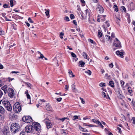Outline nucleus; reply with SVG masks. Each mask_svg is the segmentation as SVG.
Returning a JSON list of instances; mask_svg holds the SVG:
<instances>
[{
  "label": "nucleus",
  "instance_id": "obj_40",
  "mask_svg": "<svg viewBox=\"0 0 135 135\" xmlns=\"http://www.w3.org/2000/svg\"><path fill=\"white\" fill-rule=\"evenodd\" d=\"M64 35V33H62L61 32L60 34V37L62 39L63 38V36Z\"/></svg>",
  "mask_w": 135,
  "mask_h": 135
},
{
  "label": "nucleus",
  "instance_id": "obj_15",
  "mask_svg": "<svg viewBox=\"0 0 135 135\" xmlns=\"http://www.w3.org/2000/svg\"><path fill=\"white\" fill-rule=\"evenodd\" d=\"M46 127L47 129L51 127L52 124L51 122L49 120L46 121Z\"/></svg>",
  "mask_w": 135,
  "mask_h": 135
},
{
  "label": "nucleus",
  "instance_id": "obj_51",
  "mask_svg": "<svg viewBox=\"0 0 135 135\" xmlns=\"http://www.w3.org/2000/svg\"><path fill=\"white\" fill-rule=\"evenodd\" d=\"M27 86L28 87L30 88H31L32 85L31 84L29 83L27 84Z\"/></svg>",
  "mask_w": 135,
  "mask_h": 135
},
{
  "label": "nucleus",
  "instance_id": "obj_13",
  "mask_svg": "<svg viewBox=\"0 0 135 135\" xmlns=\"http://www.w3.org/2000/svg\"><path fill=\"white\" fill-rule=\"evenodd\" d=\"M110 26V24L108 21L105 22L104 24L102 25V27L104 29L105 31H106V28L109 27Z\"/></svg>",
  "mask_w": 135,
  "mask_h": 135
},
{
  "label": "nucleus",
  "instance_id": "obj_55",
  "mask_svg": "<svg viewBox=\"0 0 135 135\" xmlns=\"http://www.w3.org/2000/svg\"><path fill=\"white\" fill-rule=\"evenodd\" d=\"M109 67L111 68H112L113 66V63H112L111 64H109Z\"/></svg>",
  "mask_w": 135,
  "mask_h": 135
},
{
  "label": "nucleus",
  "instance_id": "obj_30",
  "mask_svg": "<svg viewBox=\"0 0 135 135\" xmlns=\"http://www.w3.org/2000/svg\"><path fill=\"white\" fill-rule=\"evenodd\" d=\"M132 120H133L132 124L133 126L135 127V118L134 117H133Z\"/></svg>",
  "mask_w": 135,
  "mask_h": 135
},
{
  "label": "nucleus",
  "instance_id": "obj_37",
  "mask_svg": "<svg viewBox=\"0 0 135 135\" xmlns=\"http://www.w3.org/2000/svg\"><path fill=\"white\" fill-rule=\"evenodd\" d=\"M85 73H88V74L89 75H91V71L89 70H88V71H86Z\"/></svg>",
  "mask_w": 135,
  "mask_h": 135
},
{
  "label": "nucleus",
  "instance_id": "obj_47",
  "mask_svg": "<svg viewBox=\"0 0 135 135\" xmlns=\"http://www.w3.org/2000/svg\"><path fill=\"white\" fill-rule=\"evenodd\" d=\"M28 20L29 21V22L30 23H33V21L32 20L31 18L29 17L28 19Z\"/></svg>",
  "mask_w": 135,
  "mask_h": 135
},
{
  "label": "nucleus",
  "instance_id": "obj_9",
  "mask_svg": "<svg viewBox=\"0 0 135 135\" xmlns=\"http://www.w3.org/2000/svg\"><path fill=\"white\" fill-rule=\"evenodd\" d=\"M115 92L119 94V97L122 99L123 98V96L122 95V91L121 89L119 88H117L115 90Z\"/></svg>",
  "mask_w": 135,
  "mask_h": 135
},
{
  "label": "nucleus",
  "instance_id": "obj_19",
  "mask_svg": "<svg viewBox=\"0 0 135 135\" xmlns=\"http://www.w3.org/2000/svg\"><path fill=\"white\" fill-rule=\"evenodd\" d=\"M71 87L73 91L75 92H76L77 91V90L75 88V86L74 84L72 85Z\"/></svg>",
  "mask_w": 135,
  "mask_h": 135
},
{
  "label": "nucleus",
  "instance_id": "obj_8",
  "mask_svg": "<svg viewBox=\"0 0 135 135\" xmlns=\"http://www.w3.org/2000/svg\"><path fill=\"white\" fill-rule=\"evenodd\" d=\"M8 96L11 98H12L14 95L15 92L14 90L12 88H9L8 89L7 91Z\"/></svg>",
  "mask_w": 135,
  "mask_h": 135
},
{
  "label": "nucleus",
  "instance_id": "obj_59",
  "mask_svg": "<svg viewBox=\"0 0 135 135\" xmlns=\"http://www.w3.org/2000/svg\"><path fill=\"white\" fill-rule=\"evenodd\" d=\"M20 135H25V132L22 131L20 133Z\"/></svg>",
  "mask_w": 135,
  "mask_h": 135
},
{
  "label": "nucleus",
  "instance_id": "obj_4",
  "mask_svg": "<svg viewBox=\"0 0 135 135\" xmlns=\"http://www.w3.org/2000/svg\"><path fill=\"white\" fill-rule=\"evenodd\" d=\"M25 131L27 133H32L34 131L33 126L32 125H27L25 128Z\"/></svg>",
  "mask_w": 135,
  "mask_h": 135
},
{
  "label": "nucleus",
  "instance_id": "obj_63",
  "mask_svg": "<svg viewBox=\"0 0 135 135\" xmlns=\"http://www.w3.org/2000/svg\"><path fill=\"white\" fill-rule=\"evenodd\" d=\"M111 36H112V37L113 38H114V37H115V35L113 33H112Z\"/></svg>",
  "mask_w": 135,
  "mask_h": 135
},
{
  "label": "nucleus",
  "instance_id": "obj_11",
  "mask_svg": "<svg viewBox=\"0 0 135 135\" xmlns=\"http://www.w3.org/2000/svg\"><path fill=\"white\" fill-rule=\"evenodd\" d=\"M128 9L131 11L135 9V5L132 2H131L130 4L128 5Z\"/></svg>",
  "mask_w": 135,
  "mask_h": 135
},
{
  "label": "nucleus",
  "instance_id": "obj_44",
  "mask_svg": "<svg viewBox=\"0 0 135 135\" xmlns=\"http://www.w3.org/2000/svg\"><path fill=\"white\" fill-rule=\"evenodd\" d=\"M56 100L58 102H60L62 99V98H56Z\"/></svg>",
  "mask_w": 135,
  "mask_h": 135
},
{
  "label": "nucleus",
  "instance_id": "obj_7",
  "mask_svg": "<svg viewBox=\"0 0 135 135\" xmlns=\"http://www.w3.org/2000/svg\"><path fill=\"white\" fill-rule=\"evenodd\" d=\"M22 119L23 122L27 123H30L32 121V119L30 116H24Z\"/></svg>",
  "mask_w": 135,
  "mask_h": 135
},
{
  "label": "nucleus",
  "instance_id": "obj_50",
  "mask_svg": "<svg viewBox=\"0 0 135 135\" xmlns=\"http://www.w3.org/2000/svg\"><path fill=\"white\" fill-rule=\"evenodd\" d=\"M117 130L118 131V132L119 133H122V131H121L120 128L118 127L117 128Z\"/></svg>",
  "mask_w": 135,
  "mask_h": 135
},
{
  "label": "nucleus",
  "instance_id": "obj_34",
  "mask_svg": "<svg viewBox=\"0 0 135 135\" xmlns=\"http://www.w3.org/2000/svg\"><path fill=\"white\" fill-rule=\"evenodd\" d=\"M88 41L91 44H94V43H95V42H94L93 40L90 38L88 39Z\"/></svg>",
  "mask_w": 135,
  "mask_h": 135
},
{
  "label": "nucleus",
  "instance_id": "obj_43",
  "mask_svg": "<svg viewBox=\"0 0 135 135\" xmlns=\"http://www.w3.org/2000/svg\"><path fill=\"white\" fill-rule=\"evenodd\" d=\"M71 56L74 57H76V55L73 52H71Z\"/></svg>",
  "mask_w": 135,
  "mask_h": 135
},
{
  "label": "nucleus",
  "instance_id": "obj_45",
  "mask_svg": "<svg viewBox=\"0 0 135 135\" xmlns=\"http://www.w3.org/2000/svg\"><path fill=\"white\" fill-rule=\"evenodd\" d=\"M4 32L3 30L0 31V35H2L4 34Z\"/></svg>",
  "mask_w": 135,
  "mask_h": 135
},
{
  "label": "nucleus",
  "instance_id": "obj_54",
  "mask_svg": "<svg viewBox=\"0 0 135 135\" xmlns=\"http://www.w3.org/2000/svg\"><path fill=\"white\" fill-rule=\"evenodd\" d=\"M77 7H78V8L77 9L79 11V12L80 11H81V9L80 7H79V5H77Z\"/></svg>",
  "mask_w": 135,
  "mask_h": 135
},
{
  "label": "nucleus",
  "instance_id": "obj_58",
  "mask_svg": "<svg viewBox=\"0 0 135 135\" xmlns=\"http://www.w3.org/2000/svg\"><path fill=\"white\" fill-rule=\"evenodd\" d=\"M67 118H62L60 120H61L62 122L64 121L65 119H67Z\"/></svg>",
  "mask_w": 135,
  "mask_h": 135
},
{
  "label": "nucleus",
  "instance_id": "obj_1",
  "mask_svg": "<svg viewBox=\"0 0 135 135\" xmlns=\"http://www.w3.org/2000/svg\"><path fill=\"white\" fill-rule=\"evenodd\" d=\"M20 128L19 124L16 123H13L12 124L10 127V131L13 134L17 132Z\"/></svg>",
  "mask_w": 135,
  "mask_h": 135
},
{
  "label": "nucleus",
  "instance_id": "obj_16",
  "mask_svg": "<svg viewBox=\"0 0 135 135\" xmlns=\"http://www.w3.org/2000/svg\"><path fill=\"white\" fill-rule=\"evenodd\" d=\"M97 9L99 11L100 13H102L104 12L103 8L102 6H99L97 8Z\"/></svg>",
  "mask_w": 135,
  "mask_h": 135
},
{
  "label": "nucleus",
  "instance_id": "obj_52",
  "mask_svg": "<svg viewBox=\"0 0 135 135\" xmlns=\"http://www.w3.org/2000/svg\"><path fill=\"white\" fill-rule=\"evenodd\" d=\"M80 99L81 101V102L83 104H84L85 103V101L82 98H80Z\"/></svg>",
  "mask_w": 135,
  "mask_h": 135
},
{
  "label": "nucleus",
  "instance_id": "obj_53",
  "mask_svg": "<svg viewBox=\"0 0 135 135\" xmlns=\"http://www.w3.org/2000/svg\"><path fill=\"white\" fill-rule=\"evenodd\" d=\"M3 85L2 81L1 80H0V87L2 86Z\"/></svg>",
  "mask_w": 135,
  "mask_h": 135
},
{
  "label": "nucleus",
  "instance_id": "obj_57",
  "mask_svg": "<svg viewBox=\"0 0 135 135\" xmlns=\"http://www.w3.org/2000/svg\"><path fill=\"white\" fill-rule=\"evenodd\" d=\"M69 88V86L68 85H66L65 86V89L66 90H68V88Z\"/></svg>",
  "mask_w": 135,
  "mask_h": 135
},
{
  "label": "nucleus",
  "instance_id": "obj_3",
  "mask_svg": "<svg viewBox=\"0 0 135 135\" xmlns=\"http://www.w3.org/2000/svg\"><path fill=\"white\" fill-rule=\"evenodd\" d=\"M13 108L14 111L17 113L20 112L22 109L20 104L19 102H17L14 104Z\"/></svg>",
  "mask_w": 135,
  "mask_h": 135
},
{
  "label": "nucleus",
  "instance_id": "obj_20",
  "mask_svg": "<svg viewBox=\"0 0 135 135\" xmlns=\"http://www.w3.org/2000/svg\"><path fill=\"white\" fill-rule=\"evenodd\" d=\"M109 85L112 88H113L114 86V83L113 81H109Z\"/></svg>",
  "mask_w": 135,
  "mask_h": 135
},
{
  "label": "nucleus",
  "instance_id": "obj_18",
  "mask_svg": "<svg viewBox=\"0 0 135 135\" xmlns=\"http://www.w3.org/2000/svg\"><path fill=\"white\" fill-rule=\"evenodd\" d=\"M5 110L0 105V113L3 114L5 113Z\"/></svg>",
  "mask_w": 135,
  "mask_h": 135
},
{
  "label": "nucleus",
  "instance_id": "obj_64",
  "mask_svg": "<svg viewBox=\"0 0 135 135\" xmlns=\"http://www.w3.org/2000/svg\"><path fill=\"white\" fill-rule=\"evenodd\" d=\"M82 135H90L89 133H83L82 134Z\"/></svg>",
  "mask_w": 135,
  "mask_h": 135
},
{
  "label": "nucleus",
  "instance_id": "obj_24",
  "mask_svg": "<svg viewBox=\"0 0 135 135\" xmlns=\"http://www.w3.org/2000/svg\"><path fill=\"white\" fill-rule=\"evenodd\" d=\"M102 33L101 32L100 30H98V37L100 38L101 37H102Z\"/></svg>",
  "mask_w": 135,
  "mask_h": 135
},
{
  "label": "nucleus",
  "instance_id": "obj_12",
  "mask_svg": "<svg viewBox=\"0 0 135 135\" xmlns=\"http://www.w3.org/2000/svg\"><path fill=\"white\" fill-rule=\"evenodd\" d=\"M92 120L93 122L98 124V125L102 129L104 128V126L102 125L101 123L99 120H96L95 119H92Z\"/></svg>",
  "mask_w": 135,
  "mask_h": 135
},
{
  "label": "nucleus",
  "instance_id": "obj_26",
  "mask_svg": "<svg viewBox=\"0 0 135 135\" xmlns=\"http://www.w3.org/2000/svg\"><path fill=\"white\" fill-rule=\"evenodd\" d=\"M79 65H81V66L83 67L85 63L84 62L82 61H80L79 62Z\"/></svg>",
  "mask_w": 135,
  "mask_h": 135
},
{
  "label": "nucleus",
  "instance_id": "obj_31",
  "mask_svg": "<svg viewBox=\"0 0 135 135\" xmlns=\"http://www.w3.org/2000/svg\"><path fill=\"white\" fill-rule=\"evenodd\" d=\"M83 56L84 57V58L87 59V57L88 56L85 52H83Z\"/></svg>",
  "mask_w": 135,
  "mask_h": 135
},
{
  "label": "nucleus",
  "instance_id": "obj_42",
  "mask_svg": "<svg viewBox=\"0 0 135 135\" xmlns=\"http://www.w3.org/2000/svg\"><path fill=\"white\" fill-rule=\"evenodd\" d=\"M64 19L66 21H68L70 20L69 17L67 16H66L64 17Z\"/></svg>",
  "mask_w": 135,
  "mask_h": 135
},
{
  "label": "nucleus",
  "instance_id": "obj_14",
  "mask_svg": "<svg viewBox=\"0 0 135 135\" xmlns=\"http://www.w3.org/2000/svg\"><path fill=\"white\" fill-rule=\"evenodd\" d=\"M86 13V15L85 16V17L86 18L87 16L89 17L88 20L89 21H90V19L91 18V15L90 12H88V9H86L85 11Z\"/></svg>",
  "mask_w": 135,
  "mask_h": 135
},
{
  "label": "nucleus",
  "instance_id": "obj_5",
  "mask_svg": "<svg viewBox=\"0 0 135 135\" xmlns=\"http://www.w3.org/2000/svg\"><path fill=\"white\" fill-rule=\"evenodd\" d=\"M32 126H33L34 130L35 129L37 131H39L41 130V126L40 124L36 122H33L32 123Z\"/></svg>",
  "mask_w": 135,
  "mask_h": 135
},
{
  "label": "nucleus",
  "instance_id": "obj_25",
  "mask_svg": "<svg viewBox=\"0 0 135 135\" xmlns=\"http://www.w3.org/2000/svg\"><path fill=\"white\" fill-rule=\"evenodd\" d=\"M25 94H26V96L27 98L28 99H30V95L28 93V90H26V91H25Z\"/></svg>",
  "mask_w": 135,
  "mask_h": 135
},
{
  "label": "nucleus",
  "instance_id": "obj_2",
  "mask_svg": "<svg viewBox=\"0 0 135 135\" xmlns=\"http://www.w3.org/2000/svg\"><path fill=\"white\" fill-rule=\"evenodd\" d=\"M2 103L8 111L9 112L11 111L12 109V107L10 102L8 100H4L2 102Z\"/></svg>",
  "mask_w": 135,
  "mask_h": 135
},
{
  "label": "nucleus",
  "instance_id": "obj_48",
  "mask_svg": "<svg viewBox=\"0 0 135 135\" xmlns=\"http://www.w3.org/2000/svg\"><path fill=\"white\" fill-rule=\"evenodd\" d=\"M80 14H81V17L83 19L85 18V17L84 16V14L83 13V12H80Z\"/></svg>",
  "mask_w": 135,
  "mask_h": 135
},
{
  "label": "nucleus",
  "instance_id": "obj_35",
  "mask_svg": "<svg viewBox=\"0 0 135 135\" xmlns=\"http://www.w3.org/2000/svg\"><path fill=\"white\" fill-rule=\"evenodd\" d=\"M110 77L109 75H108V74L107 73H106L105 74V78L107 79H110Z\"/></svg>",
  "mask_w": 135,
  "mask_h": 135
},
{
  "label": "nucleus",
  "instance_id": "obj_32",
  "mask_svg": "<svg viewBox=\"0 0 135 135\" xmlns=\"http://www.w3.org/2000/svg\"><path fill=\"white\" fill-rule=\"evenodd\" d=\"M124 83H125V82L124 81H123V80H120V85H121L122 87V88H124L123 85H124Z\"/></svg>",
  "mask_w": 135,
  "mask_h": 135
},
{
  "label": "nucleus",
  "instance_id": "obj_10",
  "mask_svg": "<svg viewBox=\"0 0 135 135\" xmlns=\"http://www.w3.org/2000/svg\"><path fill=\"white\" fill-rule=\"evenodd\" d=\"M116 54L119 56L121 58H123L124 56H123L124 55V53H125L124 51L122 50L121 51H119V50L117 51L116 52Z\"/></svg>",
  "mask_w": 135,
  "mask_h": 135
},
{
  "label": "nucleus",
  "instance_id": "obj_21",
  "mask_svg": "<svg viewBox=\"0 0 135 135\" xmlns=\"http://www.w3.org/2000/svg\"><path fill=\"white\" fill-rule=\"evenodd\" d=\"M8 131L6 129H4L2 132V135H7L8 133Z\"/></svg>",
  "mask_w": 135,
  "mask_h": 135
},
{
  "label": "nucleus",
  "instance_id": "obj_17",
  "mask_svg": "<svg viewBox=\"0 0 135 135\" xmlns=\"http://www.w3.org/2000/svg\"><path fill=\"white\" fill-rule=\"evenodd\" d=\"M7 88L8 87L7 85H5L1 88V89L3 90L5 94H6L8 91Z\"/></svg>",
  "mask_w": 135,
  "mask_h": 135
},
{
  "label": "nucleus",
  "instance_id": "obj_56",
  "mask_svg": "<svg viewBox=\"0 0 135 135\" xmlns=\"http://www.w3.org/2000/svg\"><path fill=\"white\" fill-rule=\"evenodd\" d=\"M79 129L80 131H83V132L84 128L82 127H81V126H80L79 127Z\"/></svg>",
  "mask_w": 135,
  "mask_h": 135
},
{
  "label": "nucleus",
  "instance_id": "obj_28",
  "mask_svg": "<svg viewBox=\"0 0 135 135\" xmlns=\"http://www.w3.org/2000/svg\"><path fill=\"white\" fill-rule=\"evenodd\" d=\"M113 8H114V10L115 11L117 12L118 11V8L117 6L116 5H115L113 6Z\"/></svg>",
  "mask_w": 135,
  "mask_h": 135
},
{
  "label": "nucleus",
  "instance_id": "obj_38",
  "mask_svg": "<svg viewBox=\"0 0 135 135\" xmlns=\"http://www.w3.org/2000/svg\"><path fill=\"white\" fill-rule=\"evenodd\" d=\"M70 17L71 19H73L75 18V16L73 14H71L70 15Z\"/></svg>",
  "mask_w": 135,
  "mask_h": 135
},
{
  "label": "nucleus",
  "instance_id": "obj_61",
  "mask_svg": "<svg viewBox=\"0 0 135 135\" xmlns=\"http://www.w3.org/2000/svg\"><path fill=\"white\" fill-rule=\"evenodd\" d=\"M89 119V118L88 116H86L85 117H84L83 118V119L84 120H86L87 119Z\"/></svg>",
  "mask_w": 135,
  "mask_h": 135
},
{
  "label": "nucleus",
  "instance_id": "obj_36",
  "mask_svg": "<svg viewBox=\"0 0 135 135\" xmlns=\"http://www.w3.org/2000/svg\"><path fill=\"white\" fill-rule=\"evenodd\" d=\"M3 7L4 8H9L10 6L7 4H5L3 5Z\"/></svg>",
  "mask_w": 135,
  "mask_h": 135
},
{
  "label": "nucleus",
  "instance_id": "obj_23",
  "mask_svg": "<svg viewBox=\"0 0 135 135\" xmlns=\"http://www.w3.org/2000/svg\"><path fill=\"white\" fill-rule=\"evenodd\" d=\"M68 73L69 74V75L70 77H73L75 76V75L73 74L71 70L69 71Z\"/></svg>",
  "mask_w": 135,
  "mask_h": 135
},
{
  "label": "nucleus",
  "instance_id": "obj_29",
  "mask_svg": "<svg viewBox=\"0 0 135 135\" xmlns=\"http://www.w3.org/2000/svg\"><path fill=\"white\" fill-rule=\"evenodd\" d=\"M128 92L130 94H131L132 93V90L130 87H129L128 88Z\"/></svg>",
  "mask_w": 135,
  "mask_h": 135
},
{
  "label": "nucleus",
  "instance_id": "obj_49",
  "mask_svg": "<svg viewBox=\"0 0 135 135\" xmlns=\"http://www.w3.org/2000/svg\"><path fill=\"white\" fill-rule=\"evenodd\" d=\"M3 95V92L0 90V98H1Z\"/></svg>",
  "mask_w": 135,
  "mask_h": 135
},
{
  "label": "nucleus",
  "instance_id": "obj_62",
  "mask_svg": "<svg viewBox=\"0 0 135 135\" xmlns=\"http://www.w3.org/2000/svg\"><path fill=\"white\" fill-rule=\"evenodd\" d=\"M4 67L2 64H0V69H2Z\"/></svg>",
  "mask_w": 135,
  "mask_h": 135
},
{
  "label": "nucleus",
  "instance_id": "obj_39",
  "mask_svg": "<svg viewBox=\"0 0 135 135\" xmlns=\"http://www.w3.org/2000/svg\"><path fill=\"white\" fill-rule=\"evenodd\" d=\"M78 118V116L77 115H75L73 116V120H75L76 119H77Z\"/></svg>",
  "mask_w": 135,
  "mask_h": 135
},
{
  "label": "nucleus",
  "instance_id": "obj_22",
  "mask_svg": "<svg viewBox=\"0 0 135 135\" xmlns=\"http://www.w3.org/2000/svg\"><path fill=\"white\" fill-rule=\"evenodd\" d=\"M102 96L104 98H106L107 99L108 98L109 99H110V98L108 95L107 96H106V94L105 92H102Z\"/></svg>",
  "mask_w": 135,
  "mask_h": 135
},
{
  "label": "nucleus",
  "instance_id": "obj_41",
  "mask_svg": "<svg viewBox=\"0 0 135 135\" xmlns=\"http://www.w3.org/2000/svg\"><path fill=\"white\" fill-rule=\"evenodd\" d=\"M10 5L11 7H12L13 6V0L10 1Z\"/></svg>",
  "mask_w": 135,
  "mask_h": 135
},
{
  "label": "nucleus",
  "instance_id": "obj_27",
  "mask_svg": "<svg viewBox=\"0 0 135 135\" xmlns=\"http://www.w3.org/2000/svg\"><path fill=\"white\" fill-rule=\"evenodd\" d=\"M45 13L46 16H48L49 14V9H48V10L45 9Z\"/></svg>",
  "mask_w": 135,
  "mask_h": 135
},
{
  "label": "nucleus",
  "instance_id": "obj_46",
  "mask_svg": "<svg viewBox=\"0 0 135 135\" xmlns=\"http://www.w3.org/2000/svg\"><path fill=\"white\" fill-rule=\"evenodd\" d=\"M44 57L43 54L40 53V56L38 57L39 59H43Z\"/></svg>",
  "mask_w": 135,
  "mask_h": 135
},
{
  "label": "nucleus",
  "instance_id": "obj_6",
  "mask_svg": "<svg viewBox=\"0 0 135 135\" xmlns=\"http://www.w3.org/2000/svg\"><path fill=\"white\" fill-rule=\"evenodd\" d=\"M114 45L117 49H120L122 47L120 42L117 38H115V40L114 41Z\"/></svg>",
  "mask_w": 135,
  "mask_h": 135
},
{
  "label": "nucleus",
  "instance_id": "obj_33",
  "mask_svg": "<svg viewBox=\"0 0 135 135\" xmlns=\"http://www.w3.org/2000/svg\"><path fill=\"white\" fill-rule=\"evenodd\" d=\"M99 85L101 86H106L105 83H101L99 84Z\"/></svg>",
  "mask_w": 135,
  "mask_h": 135
},
{
  "label": "nucleus",
  "instance_id": "obj_60",
  "mask_svg": "<svg viewBox=\"0 0 135 135\" xmlns=\"http://www.w3.org/2000/svg\"><path fill=\"white\" fill-rule=\"evenodd\" d=\"M73 23L74 24H75L76 25H77V23L76 22V20H73Z\"/></svg>",
  "mask_w": 135,
  "mask_h": 135
}]
</instances>
